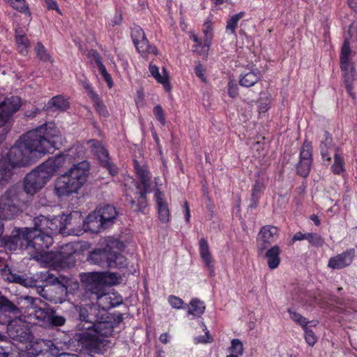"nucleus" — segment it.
Instances as JSON below:
<instances>
[{"label": "nucleus", "mask_w": 357, "mask_h": 357, "mask_svg": "<svg viewBox=\"0 0 357 357\" xmlns=\"http://www.w3.org/2000/svg\"><path fill=\"white\" fill-rule=\"evenodd\" d=\"M135 168L136 174L140 179L142 188L139 185L136 184L132 178H130L131 183L135 187V190L130 192L127 190L126 192V199L130 202L133 211L143 212L147 206L146 195L149 191L151 176L147 167L139 165L136 160H135Z\"/></svg>", "instance_id": "obj_5"}, {"label": "nucleus", "mask_w": 357, "mask_h": 357, "mask_svg": "<svg viewBox=\"0 0 357 357\" xmlns=\"http://www.w3.org/2000/svg\"><path fill=\"white\" fill-rule=\"evenodd\" d=\"M79 323L77 328L80 332L86 331L93 328L95 322L102 319V314L96 305L79 307Z\"/></svg>", "instance_id": "obj_11"}, {"label": "nucleus", "mask_w": 357, "mask_h": 357, "mask_svg": "<svg viewBox=\"0 0 357 357\" xmlns=\"http://www.w3.org/2000/svg\"><path fill=\"white\" fill-rule=\"evenodd\" d=\"M230 351L231 354H234L236 356H241L243 353V346L242 342L238 339H234L231 342Z\"/></svg>", "instance_id": "obj_49"}, {"label": "nucleus", "mask_w": 357, "mask_h": 357, "mask_svg": "<svg viewBox=\"0 0 357 357\" xmlns=\"http://www.w3.org/2000/svg\"><path fill=\"white\" fill-rule=\"evenodd\" d=\"M47 8L49 10H56L59 13H61L58 6V4L55 0H44Z\"/></svg>", "instance_id": "obj_60"}, {"label": "nucleus", "mask_w": 357, "mask_h": 357, "mask_svg": "<svg viewBox=\"0 0 357 357\" xmlns=\"http://www.w3.org/2000/svg\"><path fill=\"white\" fill-rule=\"evenodd\" d=\"M69 107V102L61 96L53 97L46 105L47 110L52 112H63Z\"/></svg>", "instance_id": "obj_27"}, {"label": "nucleus", "mask_w": 357, "mask_h": 357, "mask_svg": "<svg viewBox=\"0 0 357 357\" xmlns=\"http://www.w3.org/2000/svg\"><path fill=\"white\" fill-rule=\"evenodd\" d=\"M15 188L8 190L0 198V220L14 218L20 212Z\"/></svg>", "instance_id": "obj_8"}, {"label": "nucleus", "mask_w": 357, "mask_h": 357, "mask_svg": "<svg viewBox=\"0 0 357 357\" xmlns=\"http://www.w3.org/2000/svg\"><path fill=\"white\" fill-rule=\"evenodd\" d=\"M96 63L98 67L99 71L105 78L109 88L112 86V79L109 74L107 73L105 66L102 64L99 57L96 59Z\"/></svg>", "instance_id": "obj_48"}, {"label": "nucleus", "mask_w": 357, "mask_h": 357, "mask_svg": "<svg viewBox=\"0 0 357 357\" xmlns=\"http://www.w3.org/2000/svg\"><path fill=\"white\" fill-rule=\"evenodd\" d=\"M8 280L11 282L23 284L25 287H33L35 285L33 281H31L27 278H24L22 276L17 275L16 274L11 275L10 278H8Z\"/></svg>", "instance_id": "obj_50"}, {"label": "nucleus", "mask_w": 357, "mask_h": 357, "mask_svg": "<svg viewBox=\"0 0 357 357\" xmlns=\"http://www.w3.org/2000/svg\"><path fill=\"white\" fill-rule=\"evenodd\" d=\"M312 164V146L305 142L301 152L300 160L297 165V172L303 177H307L310 173Z\"/></svg>", "instance_id": "obj_16"}, {"label": "nucleus", "mask_w": 357, "mask_h": 357, "mask_svg": "<svg viewBox=\"0 0 357 357\" xmlns=\"http://www.w3.org/2000/svg\"><path fill=\"white\" fill-rule=\"evenodd\" d=\"M153 112L155 118L161 123L162 125L164 126L165 123V114L164 111L160 107V105H156L155 107H154Z\"/></svg>", "instance_id": "obj_56"}, {"label": "nucleus", "mask_w": 357, "mask_h": 357, "mask_svg": "<svg viewBox=\"0 0 357 357\" xmlns=\"http://www.w3.org/2000/svg\"><path fill=\"white\" fill-rule=\"evenodd\" d=\"M135 45L137 51L142 55L146 54H158L156 47L151 45L146 37L137 43L135 42Z\"/></svg>", "instance_id": "obj_39"}, {"label": "nucleus", "mask_w": 357, "mask_h": 357, "mask_svg": "<svg viewBox=\"0 0 357 357\" xmlns=\"http://www.w3.org/2000/svg\"><path fill=\"white\" fill-rule=\"evenodd\" d=\"M3 242L5 248L10 251L29 250L38 254H42L52 245V239L48 236L43 238L35 236L33 241L28 227L14 229L10 236L4 238Z\"/></svg>", "instance_id": "obj_1"}, {"label": "nucleus", "mask_w": 357, "mask_h": 357, "mask_svg": "<svg viewBox=\"0 0 357 357\" xmlns=\"http://www.w3.org/2000/svg\"><path fill=\"white\" fill-rule=\"evenodd\" d=\"M305 333V339L310 346H313L317 342V337L313 331L307 327V325L303 328Z\"/></svg>", "instance_id": "obj_54"}, {"label": "nucleus", "mask_w": 357, "mask_h": 357, "mask_svg": "<svg viewBox=\"0 0 357 357\" xmlns=\"http://www.w3.org/2000/svg\"><path fill=\"white\" fill-rule=\"evenodd\" d=\"M15 166L5 155L0 158V185L8 184L14 175Z\"/></svg>", "instance_id": "obj_22"}, {"label": "nucleus", "mask_w": 357, "mask_h": 357, "mask_svg": "<svg viewBox=\"0 0 357 357\" xmlns=\"http://www.w3.org/2000/svg\"><path fill=\"white\" fill-rule=\"evenodd\" d=\"M149 71L157 82L162 84L167 91L170 90V84L168 79L167 73L165 68H163L162 75H161L159 72L158 68L156 66L150 63Z\"/></svg>", "instance_id": "obj_30"}, {"label": "nucleus", "mask_w": 357, "mask_h": 357, "mask_svg": "<svg viewBox=\"0 0 357 357\" xmlns=\"http://www.w3.org/2000/svg\"><path fill=\"white\" fill-rule=\"evenodd\" d=\"M280 252L281 250L278 245H274L266 251L267 264L271 269H274L278 266L280 262Z\"/></svg>", "instance_id": "obj_29"}, {"label": "nucleus", "mask_w": 357, "mask_h": 357, "mask_svg": "<svg viewBox=\"0 0 357 357\" xmlns=\"http://www.w3.org/2000/svg\"><path fill=\"white\" fill-rule=\"evenodd\" d=\"M331 169L335 174H340L344 171L343 158L337 152L334 155V163L331 167Z\"/></svg>", "instance_id": "obj_44"}, {"label": "nucleus", "mask_w": 357, "mask_h": 357, "mask_svg": "<svg viewBox=\"0 0 357 357\" xmlns=\"http://www.w3.org/2000/svg\"><path fill=\"white\" fill-rule=\"evenodd\" d=\"M195 72L196 75L199 78H200L203 82L206 81V78L204 77L205 70H204V67L202 66V65H201V64L197 65L195 68Z\"/></svg>", "instance_id": "obj_59"}, {"label": "nucleus", "mask_w": 357, "mask_h": 357, "mask_svg": "<svg viewBox=\"0 0 357 357\" xmlns=\"http://www.w3.org/2000/svg\"><path fill=\"white\" fill-rule=\"evenodd\" d=\"M307 240L313 246H321L324 242L321 236L316 233H307Z\"/></svg>", "instance_id": "obj_52"}, {"label": "nucleus", "mask_w": 357, "mask_h": 357, "mask_svg": "<svg viewBox=\"0 0 357 357\" xmlns=\"http://www.w3.org/2000/svg\"><path fill=\"white\" fill-rule=\"evenodd\" d=\"M50 178V174L40 165L26 176L24 183V190L27 194L34 195Z\"/></svg>", "instance_id": "obj_9"}, {"label": "nucleus", "mask_w": 357, "mask_h": 357, "mask_svg": "<svg viewBox=\"0 0 357 357\" xmlns=\"http://www.w3.org/2000/svg\"><path fill=\"white\" fill-rule=\"evenodd\" d=\"M8 334L12 339L21 342L28 340L30 336L27 329L21 327L15 328L12 324L8 327Z\"/></svg>", "instance_id": "obj_32"}, {"label": "nucleus", "mask_w": 357, "mask_h": 357, "mask_svg": "<svg viewBox=\"0 0 357 357\" xmlns=\"http://www.w3.org/2000/svg\"><path fill=\"white\" fill-rule=\"evenodd\" d=\"M197 342L199 343H209L211 342L213 340L208 331H206L205 335L204 336H199L197 337Z\"/></svg>", "instance_id": "obj_62"}, {"label": "nucleus", "mask_w": 357, "mask_h": 357, "mask_svg": "<svg viewBox=\"0 0 357 357\" xmlns=\"http://www.w3.org/2000/svg\"><path fill=\"white\" fill-rule=\"evenodd\" d=\"M260 76V73L257 70L242 74L241 75L239 84L242 86L250 87L258 82Z\"/></svg>", "instance_id": "obj_35"}, {"label": "nucleus", "mask_w": 357, "mask_h": 357, "mask_svg": "<svg viewBox=\"0 0 357 357\" xmlns=\"http://www.w3.org/2000/svg\"><path fill=\"white\" fill-rule=\"evenodd\" d=\"M109 268H121L127 266V259L121 253L111 249L109 252Z\"/></svg>", "instance_id": "obj_31"}, {"label": "nucleus", "mask_w": 357, "mask_h": 357, "mask_svg": "<svg viewBox=\"0 0 357 357\" xmlns=\"http://www.w3.org/2000/svg\"><path fill=\"white\" fill-rule=\"evenodd\" d=\"M184 215H185V221L187 222H188L190 221V206L187 202H184Z\"/></svg>", "instance_id": "obj_63"}, {"label": "nucleus", "mask_w": 357, "mask_h": 357, "mask_svg": "<svg viewBox=\"0 0 357 357\" xmlns=\"http://www.w3.org/2000/svg\"><path fill=\"white\" fill-rule=\"evenodd\" d=\"M97 112L102 116H107L109 112L96 93H92V99Z\"/></svg>", "instance_id": "obj_41"}, {"label": "nucleus", "mask_w": 357, "mask_h": 357, "mask_svg": "<svg viewBox=\"0 0 357 357\" xmlns=\"http://www.w3.org/2000/svg\"><path fill=\"white\" fill-rule=\"evenodd\" d=\"M95 211L97 213L99 218L102 220L106 228L109 227L114 224L118 215L115 207L111 205L100 207L95 210Z\"/></svg>", "instance_id": "obj_23"}, {"label": "nucleus", "mask_w": 357, "mask_h": 357, "mask_svg": "<svg viewBox=\"0 0 357 357\" xmlns=\"http://www.w3.org/2000/svg\"><path fill=\"white\" fill-rule=\"evenodd\" d=\"M10 3L15 9L20 12H25L28 9V6L25 0H3Z\"/></svg>", "instance_id": "obj_51"}, {"label": "nucleus", "mask_w": 357, "mask_h": 357, "mask_svg": "<svg viewBox=\"0 0 357 357\" xmlns=\"http://www.w3.org/2000/svg\"><path fill=\"white\" fill-rule=\"evenodd\" d=\"M26 300H28L32 305H34L36 301H40L39 298H33L31 297H27ZM29 310L31 311L29 312L30 317L38 320L42 325H47V321L50 319L51 312L48 310L36 306H31Z\"/></svg>", "instance_id": "obj_25"}, {"label": "nucleus", "mask_w": 357, "mask_h": 357, "mask_svg": "<svg viewBox=\"0 0 357 357\" xmlns=\"http://www.w3.org/2000/svg\"><path fill=\"white\" fill-rule=\"evenodd\" d=\"M321 154L324 159L331 160L330 150H333L332 138L328 132H324L320 144Z\"/></svg>", "instance_id": "obj_34"}, {"label": "nucleus", "mask_w": 357, "mask_h": 357, "mask_svg": "<svg viewBox=\"0 0 357 357\" xmlns=\"http://www.w3.org/2000/svg\"><path fill=\"white\" fill-rule=\"evenodd\" d=\"M34 132H27L15 142L5 155L15 167L29 166L38 155L42 154L34 142L36 140Z\"/></svg>", "instance_id": "obj_2"}, {"label": "nucleus", "mask_w": 357, "mask_h": 357, "mask_svg": "<svg viewBox=\"0 0 357 357\" xmlns=\"http://www.w3.org/2000/svg\"><path fill=\"white\" fill-rule=\"evenodd\" d=\"M40 295L53 303H63L68 296L67 287L63 284L55 286L45 285L39 291Z\"/></svg>", "instance_id": "obj_12"}, {"label": "nucleus", "mask_w": 357, "mask_h": 357, "mask_svg": "<svg viewBox=\"0 0 357 357\" xmlns=\"http://www.w3.org/2000/svg\"><path fill=\"white\" fill-rule=\"evenodd\" d=\"M16 310V307L0 294V312H14Z\"/></svg>", "instance_id": "obj_47"}, {"label": "nucleus", "mask_w": 357, "mask_h": 357, "mask_svg": "<svg viewBox=\"0 0 357 357\" xmlns=\"http://www.w3.org/2000/svg\"><path fill=\"white\" fill-rule=\"evenodd\" d=\"M69 222L70 217L64 214L54 217L52 219L48 218V231L47 233L50 234L52 236L54 234L64 233V230L69 224Z\"/></svg>", "instance_id": "obj_21"}, {"label": "nucleus", "mask_w": 357, "mask_h": 357, "mask_svg": "<svg viewBox=\"0 0 357 357\" xmlns=\"http://www.w3.org/2000/svg\"><path fill=\"white\" fill-rule=\"evenodd\" d=\"M34 50L37 56L41 61L44 62L51 61V57L50 54L47 53L46 49L40 43H37Z\"/></svg>", "instance_id": "obj_46"}, {"label": "nucleus", "mask_w": 357, "mask_h": 357, "mask_svg": "<svg viewBox=\"0 0 357 357\" xmlns=\"http://www.w3.org/2000/svg\"><path fill=\"white\" fill-rule=\"evenodd\" d=\"M15 41L20 54L23 55L27 54L30 43L23 33V31L20 29H15Z\"/></svg>", "instance_id": "obj_33"}, {"label": "nucleus", "mask_w": 357, "mask_h": 357, "mask_svg": "<svg viewBox=\"0 0 357 357\" xmlns=\"http://www.w3.org/2000/svg\"><path fill=\"white\" fill-rule=\"evenodd\" d=\"M73 153L74 149H71L67 153L50 158L40 165L52 177L59 168L63 167L66 163L69 164L70 162V159L73 157Z\"/></svg>", "instance_id": "obj_13"}, {"label": "nucleus", "mask_w": 357, "mask_h": 357, "mask_svg": "<svg viewBox=\"0 0 357 357\" xmlns=\"http://www.w3.org/2000/svg\"><path fill=\"white\" fill-rule=\"evenodd\" d=\"M355 254V250L351 248L331 257L328 262V267L332 269H342L348 267L352 264Z\"/></svg>", "instance_id": "obj_18"}, {"label": "nucleus", "mask_w": 357, "mask_h": 357, "mask_svg": "<svg viewBox=\"0 0 357 357\" xmlns=\"http://www.w3.org/2000/svg\"><path fill=\"white\" fill-rule=\"evenodd\" d=\"M351 51L349 45V41L346 39L341 50L340 65L342 70L344 72L345 81L348 91H350V86L348 83L353 77V65L351 62Z\"/></svg>", "instance_id": "obj_15"}, {"label": "nucleus", "mask_w": 357, "mask_h": 357, "mask_svg": "<svg viewBox=\"0 0 357 357\" xmlns=\"http://www.w3.org/2000/svg\"><path fill=\"white\" fill-rule=\"evenodd\" d=\"M199 252L202 260L209 268L210 272L212 273L213 271V260L209 251L208 245L206 240L204 238H202L199 241Z\"/></svg>", "instance_id": "obj_28"}, {"label": "nucleus", "mask_w": 357, "mask_h": 357, "mask_svg": "<svg viewBox=\"0 0 357 357\" xmlns=\"http://www.w3.org/2000/svg\"><path fill=\"white\" fill-rule=\"evenodd\" d=\"M122 20L121 15L119 13H116L114 17L113 20L109 22V25L114 26L121 23Z\"/></svg>", "instance_id": "obj_64"}, {"label": "nucleus", "mask_w": 357, "mask_h": 357, "mask_svg": "<svg viewBox=\"0 0 357 357\" xmlns=\"http://www.w3.org/2000/svg\"><path fill=\"white\" fill-rule=\"evenodd\" d=\"M89 165L84 161L74 165L68 172L60 176L55 183V192L59 197L76 193L86 181Z\"/></svg>", "instance_id": "obj_3"}, {"label": "nucleus", "mask_w": 357, "mask_h": 357, "mask_svg": "<svg viewBox=\"0 0 357 357\" xmlns=\"http://www.w3.org/2000/svg\"><path fill=\"white\" fill-rule=\"evenodd\" d=\"M165 195L158 189L155 191V197L158 206V218L161 222L166 223L169 221L170 213L167 203L165 200Z\"/></svg>", "instance_id": "obj_24"}, {"label": "nucleus", "mask_w": 357, "mask_h": 357, "mask_svg": "<svg viewBox=\"0 0 357 357\" xmlns=\"http://www.w3.org/2000/svg\"><path fill=\"white\" fill-rule=\"evenodd\" d=\"M98 308H101V312L118 306L123 303V298L116 292H106V289L96 298Z\"/></svg>", "instance_id": "obj_14"}, {"label": "nucleus", "mask_w": 357, "mask_h": 357, "mask_svg": "<svg viewBox=\"0 0 357 357\" xmlns=\"http://www.w3.org/2000/svg\"><path fill=\"white\" fill-rule=\"evenodd\" d=\"M228 93L231 98H235L238 95V87L236 84H234L232 82L229 83Z\"/></svg>", "instance_id": "obj_61"}, {"label": "nucleus", "mask_w": 357, "mask_h": 357, "mask_svg": "<svg viewBox=\"0 0 357 357\" xmlns=\"http://www.w3.org/2000/svg\"><path fill=\"white\" fill-rule=\"evenodd\" d=\"M84 227L85 229L93 233H97L101 229H107L95 211L86 217L84 221Z\"/></svg>", "instance_id": "obj_26"}, {"label": "nucleus", "mask_w": 357, "mask_h": 357, "mask_svg": "<svg viewBox=\"0 0 357 357\" xmlns=\"http://www.w3.org/2000/svg\"><path fill=\"white\" fill-rule=\"evenodd\" d=\"M168 301L171 306L176 309H181L183 305V301L175 296H170Z\"/></svg>", "instance_id": "obj_57"}, {"label": "nucleus", "mask_w": 357, "mask_h": 357, "mask_svg": "<svg viewBox=\"0 0 357 357\" xmlns=\"http://www.w3.org/2000/svg\"><path fill=\"white\" fill-rule=\"evenodd\" d=\"M120 277L118 274L114 273H88L83 277V280L86 282L88 290L95 298L102 291L105 290V284L109 283L114 284L119 282Z\"/></svg>", "instance_id": "obj_7"}, {"label": "nucleus", "mask_w": 357, "mask_h": 357, "mask_svg": "<svg viewBox=\"0 0 357 357\" xmlns=\"http://www.w3.org/2000/svg\"><path fill=\"white\" fill-rule=\"evenodd\" d=\"M112 332V324L105 321L102 314V319L95 322L93 328L77 334L78 340L83 347L91 352L102 354L105 346L104 337L111 335Z\"/></svg>", "instance_id": "obj_4"}, {"label": "nucleus", "mask_w": 357, "mask_h": 357, "mask_svg": "<svg viewBox=\"0 0 357 357\" xmlns=\"http://www.w3.org/2000/svg\"><path fill=\"white\" fill-rule=\"evenodd\" d=\"M244 12H240L239 13L231 16L227 21L226 32L229 34H235L236 29L238 26V22L241 18L244 17Z\"/></svg>", "instance_id": "obj_40"}, {"label": "nucleus", "mask_w": 357, "mask_h": 357, "mask_svg": "<svg viewBox=\"0 0 357 357\" xmlns=\"http://www.w3.org/2000/svg\"><path fill=\"white\" fill-rule=\"evenodd\" d=\"M34 132L35 144L38 150L43 154L50 152L54 149H59L62 143V136L53 122L46 123L36 129L28 131Z\"/></svg>", "instance_id": "obj_6"}, {"label": "nucleus", "mask_w": 357, "mask_h": 357, "mask_svg": "<svg viewBox=\"0 0 357 357\" xmlns=\"http://www.w3.org/2000/svg\"><path fill=\"white\" fill-rule=\"evenodd\" d=\"M278 236V229L276 227L266 225L264 226L257 238V248L260 250H264L268 246L277 240Z\"/></svg>", "instance_id": "obj_17"}, {"label": "nucleus", "mask_w": 357, "mask_h": 357, "mask_svg": "<svg viewBox=\"0 0 357 357\" xmlns=\"http://www.w3.org/2000/svg\"><path fill=\"white\" fill-rule=\"evenodd\" d=\"M89 144L92 151L98 156L101 162L107 161L109 159L108 152L100 142L96 140H91Z\"/></svg>", "instance_id": "obj_37"}, {"label": "nucleus", "mask_w": 357, "mask_h": 357, "mask_svg": "<svg viewBox=\"0 0 357 357\" xmlns=\"http://www.w3.org/2000/svg\"><path fill=\"white\" fill-rule=\"evenodd\" d=\"M75 249L73 244L68 243L63 245L54 255L55 263L61 267H70L75 264L73 254Z\"/></svg>", "instance_id": "obj_19"}, {"label": "nucleus", "mask_w": 357, "mask_h": 357, "mask_svg": "<svg viewBox=\"0 0 357 357\" xmlns=\"http://www.w3.org/2000/svg\"><path fill=\"white\" fill-rule=\"evenodd\" d=\"M125 248L123 243L118 239L110 241L103 249H96L90 252L87 257L91 264L98 265L101 267H108L109 252L111 249L123 250Z\"/></svg>", "instance_id": "obj_10"}, {"label": "nucleus", "mask_w": 357, "mask_h": 357, "mask_svg": "<svg viewBox=\"0 0 357 357\" xmlns=\"http://www.w3.org/2000/svg\"><path fill=\"white\" fill-rule=\"evenodd\" d=\"M204 303L198 298H193L188 305V314L193 317H199L205 311Z\"/></svg>", "instance_id": "obj_36"}, {"label": "nucleus", "mask_w": 357, "mask_h": 357, "mask_svg": "<svg viewBox=\"0 0 357 357\" xmlns=\"http://www.w3.org/2000/svg\"><path fill=\"white\" fill-rule=\"evenodd\" d=\"M203 33L204 34V46L208 47L213 37L211 22L208 21L204 24Z\"/></svg>", "instance_id": "obj_43"}, {"label": "nucleus", "mask_w": 357, "mask_h": 357, "mask_svg": "<svg viewBox=\"0 0 357 357\" xmlns=\"http://www.w3.org/2000/svg\"><path fill=\"white\" fill-rule=\"evenodd\" d=\"M34 227L29 228V234H31V238L34 241L35 236L43 238L45 236H50L52 239V244L53 243V237L48 231L47 223L48 218L44 215H39L33 220Z\"/></svg>", "instance_id": "obj_20"}, {"label": "nucleus", "mask_w": 357, "mask_h": 357, "mask_svg": "<svg viewBox=\"0 0 357 357\" xmlns=\"http://www.w3.org/2000/svg\"><path fill=\"white\" fill-rule=\"evenodd\" d=\"M43 278L46 282L47 285L49 284L48 286H55L59 284H61L58 277L52 273H50L49 272H47L43 275Z\"/></svg>", "instance_id": "obj_55"}, {"label": "nucleus", "mask_w": 357, "mask_h": 357, "mask_svg": "<svg viewBox=\"0 0 357 357\" xmlns=\"http://www.w3.org/2000/svg\"><path fill=\"white\" fill-rule=\"evenodd\" d=\"M287 312L289 314L291 319L299 324L302 328L305 327L309 323L306 318L296 312L293 308H288Z\"/></svg>", "instance_id": "obj_42"}, {"label": "nucleus", "mask_w": 357, "mask_h": 357, "mask_svg": "<svg viewBox=\"0 0 357 357\" xmlns=\"http://www.w3.org/2000/svg\"><path fill=\"white\" fill-rule=\"evenodd\" d=\"M103 166L107 169L110 174L115 175L118 173V169L117 167L110 162L109 159L107 160V161H105L102 162Z\"/></svg>", "instance_id": "obj_58"}, {"label": "nucleus", "mask_w": 357, "mask_h": 357, "mask_svg": "<svg viewBox=\"0 0 357 357\" xmlns=\"http://www.w3.org/2000/svg\"><path fill=\"white\" fill-rule=\"evenodd\" d=\"M264 190V185L263 183L259 180H257L252 188L250 204L249 205L250 208H253L257 206L259 199L261 197Z\"/></svg>", "instance_id": "obj_38"}, {"label": "nucleus", "mask_w": 357, "mask_h": 357, "mask_svg": "<svg viewBox=\"0 0 357 357\" xmlns=\"http://www.w3.org/2000/svg\"><path fill=\"white\" fill-rule=\"evenodd\" d=\"M66 321V319L64 317L57 315L54 311H51L47 325L52 326H61L65 324Z\"/></svg>", "instance_id": "obj_45"}, {"label": "nucleus", "mask_w": 357, "mask_h": 357, "mask_svg": "<svg viewBox=\"0 0 357 357\" xmlns=\"http://www.w3.org/2000/svg\"><path fill=\"white\" fill-rule=\"evenodd\" d=\"M131 36L134 44L145 38V33L139 26H135L131 30Z\"/></svg>", "instance_id": "obj_53"}]
</instances>
